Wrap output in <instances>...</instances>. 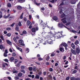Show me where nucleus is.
Returning a JSON list of instances; mask_svg holds the SVG:
<instances>
[{"mask_svg":"<svg viewBox=\"0 0 80 80\" xmlns=\"http://www.w3.org/2000/svg\"><path fill=\"white\" fill-rule=\"evenodd\" d=\"M55 32H53L51 31L48 32L47 36L45 37H42L41 38H38L36 39L37 43H42L43 45H46L47 43L49 44H53V41H55Z\"/></svg>","mask_w":80,"mask_h":80,"instance_id":"1","label":"nucleus"},{"mask_svg":"<svg viewBox=\"0 0 80 80\" xmlns=\"http://www.w3.org/2000/svg\"><path fill=\"white\" fill-rule=\"evenodd\" d=\"M55 35H57L55 37L56 38H61V37H62L63 36L62 35V33H60V32H58V33H55Z\"/></svg>","mask_w":80,"mask_h":80,"instance_id":"2","label":"nucleus"},{"mask_svg":"<svg viewBox=\"0 0 80 80\" xmlns=\"http://www.w3.org/2000/svg\"><path fill=\"white\" fill-rule=\"evenodd\" d=\"M58 26L59 27H60V28H67L68 30H69V28H67V27H66V26H65V25L63 24L59 23L58 24Z\"/></svg>","mask_w":80,"mask_h":80,"instance_id":"3","label":"nucleus"},{"mask_svg":"<svg viewBox=\"0 0 80 80\" xmlns=\"http://www.w3.org/2000/svg\"><path fill=\"white\" fill-rule=\"evenodd\" d=\"M31 30L32 32H33V33H35L36 31H38V27H37L35 28H33Z\"/></svg>","mask_w":80,"mask_h":80,"instance_id":"4","label":"nucleus"},{"mask_svg":"<svg viewBox=\"0 0 80 80\" xmlns=\"http://www.w3.org/2000/svg\"><path fill=\"white\" fill-rule=\"evenodd\" d=\"M61 20L63 23H66L68 22V19H66V18H65L62 19Z\"/></svg>","mask_w":80,"mask_h":80,"instance_id":"5","label":"nucleus"},{"mask_svg":"<svg viewBox=\"0 0 80 80\" xmlns=\"http://www.w3.org/2000/svg\"><path fill=\"white\" fill-rule=\"evenodd\" d=\"M59 13L60 14H61L62 15L61 16V18H63L64 17H65V15L63 13V12H62V9H61Z\"/></svg>","mask_w":80,"mask_h":80,"instance_id":"6","label":"nucleus"},{"mask_svg":"<svg viewBox=\"0 0 80 80\" xmlns=\"http://www.w3.org/2000/svg\"><path fill=\"white\" fill-rule=\"evenodd\" d=\"M47 34H48V33L44 31H43L42 33V35L45 36V37H46V38H47V37H47Z\"/></svg>","mask_w":80,"mask_h":80,"instance_id":"7","label":"nucleus"},{"mask_svg":"<svg viewBox=\"0 0 80 80\" xmlns=\"http://www.w3.org/2000/svg\"><path fill=\"white\" fill-rule=\"evenodd\" d=\"M47 24L43 22L41 25V27L43 28V29H45V28L47 27Z\"/></svg>","mask_w":80,"mask_h":80,"instance_id":"8","label":"nucleus"},{"mask_svg":"<svg viewBox=\"0 0 80 80\" xmlns=\"http://www.w3.org/2000/svg\"><path fill=\"white\" fill-rule=\"evenodd\" d=\"M62 44H61L60 46V48L59 50L61 52H63L65 50H64V48H62Z\"/></svg>","mask_w":80,"mask_h":80,"instance_id":"9","label":"nucleus"},{"mask_svg":"<svg viewBox=\"0 0 80 80\" xmlns=\"http://www.w3.org/2000/svg\"><path fill=\"white\" fill-rule=\"evenodd\" d=\"M15 69H16V68H11V71L12 72H13L14 73H17L18 72V71H15Z\"/></svg>","mask_w":80,"mask_h":80,"instance_id":"10","label":"nucleus"},{"mask_svg":"<svg viewBox=\"0 0 80 80\" xmlns=\"http://www.w3.org/2000/svg\"><path fill=\"white\" fill-rule=\"evenodd\" d=\"M44 58H46V60L48 61L49 59H50V57L49 56H48V55H46L44 56Z\"/></svg>","mask_w":80,"mask_h":80,"instance_id":"11","label":"nucleus"},{"mask_svg":"<svg viewBox=\"0 0 80 80\" xmlns=\"http://www.w3.org/2000/svg\"><path fill=\"white\" fill-rule=\"evenodd\" d=\"M27 25L28 26H30V25H32V23L30 22V21L29 20L27 21Z\"/></svg>","mask_w":80,"mask_h":80,"instance_id":"12","label":"nucleus"},{"mask_svg":"<svg viewBox=\"0 0 80 80\" xmlns=\"http://www.w3.org/2000/svg\"><path fill=\"white\" fill-rule=\"evenodd\" d=\"M16 48L17 50H19L21 52H23V50L22 48L18 47V46H16Z\"/></svg>","mask_w":80,"mask_h":80,"instance_id":"13","label":"nucleus"},{"mask_svg":"<svg viewBox=\"0 0 80 80\" xmlns=\"http://www.w3.org/2000/svg\"><path fill=\"white\" fill-rule=\"evenodd\" d=\"M53 20H55L56 22H58V18L56 16H54L53 18H52Z\"/></svg>","mask_w":80,"mask_h":80,"instance_id":"14","label":"nucleus"},{"mask_svg":"<svg viewBox=\"0 0 80 80\" xmlns=\"http://www.w3.org/2000/svg\"><path fill=\"white\" fill-rule=\"evenodd\" d=\"M71 52L74 55H76L75 50H74L72 49H71Z\"/></svg>","mask_w":80,"mask_h":80,"instance_id":"15","label":"nucleus"},{"mask_svg":"<svg viewBox=\"0 0 80 80\" xmlns=\"http://www.w3.org/2000/svg\"><path fill=\"white\" fill-rule=\"evenodd\" d=\"M6 42L7 43H8V44H9L10 45H12V42L10 41V40H6Z\"/></svg>","mask_w":80,"mask_h":80,"instance_id":"16","label":"nucleus"},{"mask_svg":"<svg viewBox=\"0 0 80 80\" xmlns=\"http://www.w3.org/2000/svg\"><path fill=\"white\" fill-rule=\"evenodd\" d=\"M44 15L45 17H48L49 15V12H46L44 13Z\"/></svg>","mask_w":80,"mask_h":80,"instance_id":"17","label":"nucleus"},{"mask_svg":"<svg viewBox=\"0 0 80 80\" xmlns=\"http://www.w3.org/2000/svg\"><path fill=\"white\" fill-rule=\"evenodd\" d=\"M17 9L18 10H22V7L18 5L17 6Z\"/></svg>","mask_w":80,"mask_h":80,"instance_id":"18","label":"nucleus"},{"mask_svg":"<svg viewBox=\"0 0 80 80\" xmlns=\"http://www.w3.org/2000/svg\"><path fill=\"white\" fill-rule=\"evenodd\" d=\"M7 6L8 8H10L12 7V4L10 3H8L7 4Z\"/></svg>","mask_w":80,"mask_h":80,"instance_id":"19","label":"nucleus"},{"mask_svg":"<svg viewBox=\"0 0 80 80\" xmlns=\"http://www.w3.org/2000/svg\"><path fill=\"white\" fill-rule=\"evenodd\" d=\"M6 65H5V64L4 63L2 64V68L3 69V70H5L6 69Z\"/></svg>","mask_w":80,"mask_h":80,"instance_id":"20","label":"nucleus"},{"mask_svg":"<svg viewBox=\"0 0 80 80\" xmlns=\"http://www.w3.org/2000/svg\"><path fill=\"white\" fill-rule=\"evenodd\" d=\"M61 45H63L64 47H68V45H67V44L65 42L62 43Z\"/></svg>","mask_w":80,"mask_h":80,"instance_id":"21","label":"nucleus"},{"mask_svg":"<svg viewBox=\"0 0 80 80\" xmlns=\"http://www.w3.org/2000/svg\"><path fill=\"white\" fill-rule=\"evenodd\" d=\"M71 46L72 47V48H73V49H75V45H74V44L73 43H72Z\"/></svg>","mask_w":80,"mask_h":80,"instance_id":"22","label":"nucleus"},{"mask_svg":"<svg viewBox=\"0 0 80 80\" xmlns=\"http://www.w3.org/2000/svg\"><path fill=\"white\" fill-rule=\"evenodd\" d=\"M35 78H37V79H39L40 78V76L38 74H36Z\"/></svg>","mask_w":80,"mask_h":80,"instance_id":"23","label":"nucleus"},{"mask_svg":"<svg viewBox=\"0 0 80 80\" xmlns=\"http://www.w3.org/2000/svg\"><path fill=\"white\" fill-rule=\"evenodd\" d=\"M69 29H68L69 32H72V33H77V31L74 30H71Z\"/></svg>","mask_w":80,"mask_h":80,"instance_id":"24","label":"nucleus"},{"mask_svg":"<svg viewBox=\"0 0 80 80\" xmlns=\"http://www.w3.org/2000/svg\"><path fill=\"white\" fill-rule=\"evenodd\" d=\"M71 79L72 80H80V78H78L75 79L74 78H71Z\"/></svg>","mask_w":80,"mask_h":80,"instance_id":"25","label":"nucleus"},{"mask_svg":"<svg viewBox=\"0 0 80 80\" xmlns=\"http://www.w3.org/2000/svg\"><path fill=\"white\" fill-rule=\"evenodd\" d=\"M10 14H9L8 16H5L4 15V17L5 18H8V17H10Z\"/></svg>","mask_w":80,"mask_h":80,"instance_id":"26","label":"nucleus"},{"mask_svg":"<svg viewBox=\"0 0 80 80\" xmlns=\"http://www.w3.org/2000/svg\"><path fill=\"white\" fill-rule=\"evenodd\" d=\"M33 71L35 72L37 71V70H38V68H36L35 67H33Z\"/></svg>","mask_w":80,"mask_h":80,"instance_id":"27","label":"nucleus"},{"mask_svg":"<svg viewBox=\"0 0 80 80\" xmlns=\"http://www.w3.org/2000/svg\"><path fill=\"white\" fill-rule=\"evenodd\" d=\"M25 2V0H19V2L20 3H23V2Z\"/></svg>","mask_w":80,"mask_h":80,"instance_id":"28","label":"nucleus"},{"mask_svg":"<svg viewBox=\"0 0 80 80\" xmlns=\"http://www.w3.org/2000/svg\"><path fill=\"white\" fill-rule=\"evenodd\" d=\"M34 2L35 4V5H37L38 6V5H40V3H37V2H36V1H35V0H34Z\"/></svg>","mask_w":80,"mask_h":80,"instance_id":"29","label":"nucleus"},{"mask_svg":"<svg viewBox=\"0 0 80 80\" xmlns=\"http://www.w3.org/2000/svg\"><path fill=\"white\" fill-rule=\"evenodd\" d=\"M76 52L77 53H80V49H76Z\"/></svg>","mask_w":80,"mask_h":80,"instance_id":"30","label":"nucleus"},{"mask_svg":"<svg viewBox=\"0 0 80 80\" xmlns=\"http://www.w3.org/2000/svg\"><path fill=\"white\" fill-rule=\"evenodd\" d=\"M14 79L15 80H18L19 79V77L18 76H15L14 77Z\"/></svg>","mask_w":80,"mask_h":80,"instance_id":"31","label":"nucleus"},{"mask_svg":"<svg viewBox=\"0 0 80 80\" xmlns=\"http://www.w3.org/2000/svg\"><path fill=\"white\" fill-rule=\"evenodd\" d=\"M23 12L21 15L20 16V19H23Z\"/></svg>","mask_w":80,"mask_h":80,"instance_id":"32","label":"nucleus"},{"mask_svg":"<svg viewBox=\"0 0 80 80\" xmlns=\"http://www.w3.org/2000/svg\"><path fill=\"white\" fill-rule=\"evenodd\" d=\"M10 60L11 61H13L14 60V58L13 57H11L10 58Z\"/></svg>","mask_w":80,"mask_h":80,"instance_id":"33","label":"nucleus"},{"mask_svg":"<svg viewBox=\"0 0 80 80\" xmlns=\"http://www.w3.org/2000/svg\"><path fill=\"white\" fill-rule=\"evenodd\" d=\"M26 53H28V52H29V51H30V50H29V49H28V48H26Z\"/></svg>","mask_w":80,"mask_h":80,"instance_id":"34","label":"nucleus"},{"mask_svg":"<svg viewBox=\"0 0 80 80\" xmlns=\"http://www.w3.org/2000/svg\"><path fill=\"white\" fill-rule=\"evenodd\" d=\"M32 69H33V68L32 67H30L28 69V70H29V71H32Z\"/></svg>","mask_w":80,"mask_h":80,"instance_id":"35","label":"nucleus"},{"mask_svg":"<svg viewBox=\"0 0 80 80\" xmlns=\"http://www.w3.org/2000/svg\"><path fill=\"white\" fill-rule=\"evenodd\" d=\"M18 42L20 43H23V40H20L18 41Z\"/></svg>","mask_w":80,"mask_h":80,"instance_id":"36","label":"nucleus"},{"mask_svg":"<svg viewBox=\"0 0 80 80\" xmlns=\"http://www.w3.org/2000/svg\"><path fill=\"white\" fill-rule=\"evenodd\" d=\"M18 24L19 27H21V26H22V23H21V22L20 21L19 22Z\"/></svg>","mask_w":80,"mask_h":80,"instance_id":"37","label":"nucleus"},{"mask_svg":"<svg viewBox=\"0 0 80 80\" xmlns=\"http://www.w3.org/2000/svg\"><path fill=\"white\" fill-rule=\"evenodd\" d=\"M18 77H22V74L21 73H19L18 74Z\"/></svg>","mask_w":80,"mask_h":80,"instance_id":"38","label":"nucleus"},{"mask_svg":"<svg viewBox=\"0 0 80 80\" xmlns=\"http://www.w3.org/2000/svg\"><path fill=\"white\" fill-rule=\"evenodd\" d=\"M2 48H3V49H4L5 48L3 47V45H0V49H2Z\"/></svg>","mask_w":80,"mask_h":80,"instance_id":"39","label":"nucleus"},{"mask_svg":"<svg viewBox=\"0 0 80 80\" xmlns=\"http://www.w3.org/2000/svg\"><path fill=\"white\" fill-rule=\"evenodd\" d=\"M21 68H22V69H25V66H22L21 67Z\"/></svg>","mask_w":80,"mask_h":80,"instance_id":"40","label":"nucleus"},{"mask_svg":"<svg viewBox=\"0 0 80 80\" xmlns=\"http://www.w3.org/2000/svg\"><path fill=\"white\" fill-rule=\"evenodd\" d=\"M13 40L14 41V42H15V43H17L18 42L17 41V39H16V38H13Z\"/></svg>","mask_w":80,"mask_h":80,"instance_id":"41","label":"nucleus"},{"mask_svg":"<svg viewBox=\"0 0 80 80\" xmlns=\"http://www.w3.org/2000/svg\"><path fill=\"white\" fill-rule=\"evenodd\" d=\"M77 70H74L73 71V72H72V73L74 74L77 73Z\"/></svg>","mask_w":80,"mask_h":80,"instance_id":"42","label":"nucleus"},{"mask_svg":"<svg viewBox=\"0 0 80 80\" xmlns=\"http://www.w3.org/2000/svg\"><path fill=\"white\" fill-rule=\"evenodd\" d=\"M74 43L75 45H78V41H76Z\"/></svg>","mask_w":80,"mask_h":80,"instance_id":"43","label":"nucleus"},{"mask_svg":"<svg viewBox=\"0 0 80 80\" xmlns=\"http://www.w3.org/2000/svg\"><path fill=\"white\" fill-rule=\"evenodd\" d=\"M22 33L23 34H27V31H26L25 30L23 31L22 32Z\"/></svg>","mask_w":80,"mask_h":80,"instance_id":"44","label":"nucleus"},{"mask_svg":"<svg viewBox=\"0 0 80 80\" xmlns=\"http://www.w3.org/2000/svg\"><path fill=\"white\" fill-rule=\"evenodd\" d=\"M12 57H15L16 55V53H15V52H13L12 54Z\"/></svg>","mask_w":80,"mask_h":80,"instance_id":"45","label":"nucleus"},{"mask_svg":"<svg viewBox=\"0 0 80 80\" xmlns=\"http://www.w3.org/2000/svg\"><path fill=\"white\" fill-rule=\"evenodd\" d=\"M15 23L14 22L11 25V27H14V25H15Z\"/></svg>","mask_w":80,"mask_h":80,"instance_id":"46","label":"nucleus"},{"mask_svg":"<svg viewBox=\"0 0 80 80\" xmlns=\"http://www.w3.org/2000/svg\"><path fill=\"white\" fill-rule=\"evenodd\" d=\"M38 60L39 61H41L42 60H43V58H38Z\"/></svg>","mask_w":80,"mask_h":80,"instance_id":"47","label":"nucleus"},{"mask_svg":"<svg viewBox=\"0 0 80 80\" xmlns=\"http://www.w3.org/2000/svg\"><path fill=\"white\" fill-rule=\"evenodd\" d=\"M6 30H8V31L11 30V28H6Z\"/></svg>","mask_w":80,"mask_h":80,"instance_id":"48","label":"nucleus"},{"mask_svg":"<svg viewBox=\"0 0 80 80\" xmlns=\"http://www.w3.org/2000/svg\"><path fill=\"white\" fill-rule=\"evenodd\" d=\"M18 28H19L18 27H16L15 29V30H16V31H18Z\"/></svg>","mask_w":80,"mask_h":80,"instance_id":"49","label":"nucleus"},{"mask_svg":"<svg viewBox=\"0 0 80 80\" xmlns=\"http://www.w3.org/2000/svg\"><path fill=\"white\" fill-rule=\"evenodd\" d=\"M76 49H80V48H79V46H78V45H77L76 47Z\"/></svg>","mask_w":80,"mask_h":80,"instance_id":"50","label":"nucleus"},{"mask_svg":"<svg viewBox=\"0 0 80 80\" xmlns=\"http://www.w3.org/2000/svg\"><path fill=\"white\" fill-rule=\"evenodd\" d=\"M7 53H4L3 55L4 56V57H7Z\"/></svg>","mask_w":80,"mask_h":80,"instance_id":"51","label":"nucleus"},{"mask_svg":"<svg viewBox=\"0 0 80 80\" xmlns=\"http://www.w3.org/2000/svg\"><path fill=\"white\" fill-rule=\"evenodd\" d=\"M55 54L54 53H52L51 55V57H54V56H55Z\"/></svg>","mask_w":80,"mask_h":80,"instance_id":"52","label":"nucleus"},{"mask_svg":"<svg viewBox=\"0 0 80 80\" xmlns=\"http://www.w3.org/2000/svg\"><path fill=\"white\" fill-rule=\"evenodd\" d=\"M0 38H1L2 40H3V41H4V38H3V36H0Z\"/></svg>","mask_w":80,"mask_h":80,"instance_id":"53","label":"nucleus"},{"mask_svg":"<svg viewBox=\"0 0 80 80\" xmlns=\"http://www.w3.org/2000/svg\"><path fill=\"white\" fill-rule=\"evenodd\" d=\"M29 20H31L32 19V16L31 15H29Z\"/></svg>","mask_w":80,"mask_h":80,"instance_id":"54","label":"nucleus"},{"mask_svg":"<svg viewBox=\"0 0 80 80\" xmlns=\"http://www.w3.org/2000/svg\"><path fill=\"white\" fill-rule=\"evenodd\" d=\"M7 35L8 37H10V36H11V34H10V33H8L7 34Z\"/></svg>","mask_w":80,"mask_h":80,"instance_id":"55","label":"nucleus"},{"mask_svg":"<svg viewBox=\"0 0 80 80\" xmlns=\"http://www.w3.org/2000/svg\"><path fill=\"white\" fill-rule=\"evenodd\" d=\"M4 61L5 62H7L8 63V60L7 59H4Z\"/></svg>","mask_w":80,"mask_h":80,"instance_id":"56","label":"nucleus"},{"mask_svg":"<svg viewBox=\"0 0 80 80\" xmlns=\"http://www.w3.org/2000/svg\"><path fill=\"white\" fill-rule=\"evenodd\" d=\"M21 72H22V73H25V70H21Z\"/></svg>","mask_w":80,"mask_h":80,"instance_id":"57","label":"nucleus"},{"mask_svg":"<svg viewBox=\"0 0 80 80\" xmlns=\"http://www.w3.org/2000/svg\"><path fill=\"white\" fill-rule=\"evenodd\" d=\"M50 72H52L53 71V69L52 68H51L49 69Z\"/></svg>","mask_w":80,"mask_h":80,"instance_id":"58","label":"nucleus"},{"mask_svg":"<svg viewBox=\"0 0 80 80\" xmlns=\"http://www.w3.org/2000/svg\"><path fill=\"white\" fill-rule=\"evenodd\" d=\"M46 65H50V63L48 62H46Z\"/></svg>","mask_w":80,"mask_h":80,"instance_id":"59","label":"nucleus"},{"mask_svg":"<svg viewBox=\"0 0 80 80\" xmlns=\"http://www.w3.org/2000/svg\"><path fill=\"white\" fill-rule=\"evenodd\" d=\"M71 4H75V1H73V2L72 1H71Z\"/></svg>","mask_w":80,"mask_h":80,"instance_id":"60","label":"nucleus"},{"mask_svg":"<svg viewBox=\"0 0 80 80\" xmlns=\"http://www.w3.org/2000/svg\"><path fill=\"white\" fill-rule=\"evenodd\" d=\"M68 45H70V44H71V42L70 41L68 42Z\"/></svg>","mask_w":80,"mask_h":80,"instance_id":"61","label":"nucleus"},{"mask_svg":"<svg viewBox=\"0 0 80 80\" xmlns=\"http://www.w3.org/2000/svg\"><path fill=\"white\" fill-rule=\"evenodd\" d=\"M62 58L63 60H65L66 59V57L65 56H64Z\"/></svg>","mask_w":80,"mask_h":80,"instance_id":"62","label":"nucleus"},{"mask_svg":"<svg viewBox=\"0 0 80 80\" xmlns=\"http://www.w3.org/2000/svg\"><path fill=\"white\" fill-rule=\"evenodd\" d=\"M23 20H24V21H27V18H24Z\"/></svg>","mask_w":80,"mask_h":80,"instance_id":"63","label":"nucleus"},{"mask_svg":"<svg viewBox=\"0 0 80 80\" xmlns=\"http://www.w3.org/2000/svg\"><path fill=\"white\" fill-rule=\"evenodd\" d=\"M69 78H70L69 77H68L66 78V80H69Z\"/></svg>","mask_w":80,"mask_h":80,"instance_id":"64","label":"nucleus"}]
</instances>
